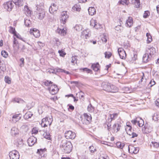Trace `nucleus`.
Returning a JSON list of instances; mask_svg holds the SVG:
<instances>
[{
  "label": "nucleus",
  "instance_id": "f8f14e48",
  "mask_svg": "<svg viewBox=\"0 0 159 159\" xmlns=\"http://www.w3.org/2000/svg\"><path fill=\"white\" fill-rule=\"evenodd\" d=\"M37 139L35 137L32 136L28 140V143L29 146H32L37 142Z\"/></svg>",
  "mask_w": 159,
  "mask_h": 159
},
{
  "label": "nucleus",
  "instance_id": "603ef678",
  "mask_svg": "<svg viewBox=\"0 0 159 159\" xmlns=\"http://www.w3.org/2000/svg\"><path fill=\"white\" fill-rule=\"evenodd\" d=\"M71 62L73 64L77 63V57L73 56L71 58Z\"/></svg>",
  "mask_w": 159,
  "mask_h": 159
},
{
  "label": "nucleus",
  "instance_id": "79ce46f5",
  "mask_svg": "<svg viewBox=\"0 0 159 159\" xmlns=\"http://www.w3.org/2000/svg\"><path fill=\"white\" fill-rule=\"evenodd\" d=\"M84 118L88 121H90L91 120V117L88 115L87 114L85 113L84 114Z\"/></svg>",
  "mask_w": 159,
  "mask_h": 159
},
{
  "label": "nucleus",
  "instance_id": "680f3d73",
  "mask_svg": "<svg viewBox=\"0 0 159 159\" xmlns=\"http://www.w3.org/2000/svg\"><path fill=\"white\" fill-rule=\"evenodd\" d=\"M1 55L4 57L6 58L7 57L8 54L6 51H3L1 52Z\"/></svg>",
  "mask_w": 159,
  "mask_h": 159
},
{
  "label": "nucleus",
  "instance_id": "13d9d810",
  "mask_svg": "<svg viewBox=\"0 0 159 159\" xmlns=\"http://www.w3.org/2000/svg\"><path fill=\"white\" fill-rule=\"evenodd\" d=\"M14 36H16L17 38L20 39L24 42H25V39L21 37V36L19 34H16Z\"/></svg>",
  "mask_w": 159,
  "mask_h": 159
},
{
  "label": "nucleus",
  "instance_id": "f3484780",
  "mask_svg": "<svg viewBox=\"0 0 159 159\" xmlns=\"http://www.w3.org/2000/svg\"><path fill=\"white\" fill-rule=\"evenodd\" d=\"M45 12L43 10H41L37 14V16L40 20L43 19L45 15Z\"/></svg>",
  "mask_w": 159,
  "mask_h": 159
},
{
  "label": "nucleus",
  "instance_id": "c85d7f7f",
  "mask_svg": "<svg viewBox=\"0 0 159 159\" xmlns=\"http://www.w3.org/2000/svg\"><path fill=\"white\" fill-rule=\"evenodd\" d=\"M116 145L118 148L121 149L123 148L125 145V144L124 143L120 142H118L116 143Z\"/></svg>",
  "mask_w": 159,
  "mask_h": 159
},
{
  "label": "nucleus",
  "instance_id": "39448f33",
  "mask_svg": "<svg viewBox=\"0 0 159 159\" xmlns=\"http://www.w3.org/2000/svg\"><path fill=\"white\" fill-rule=\"evenodd\" d=\"M14 5L12 1H9L4 4V7L7 11H9L11 10Z\"/></svg>",
  "mask_w": 159,
  "mask_h": 159
},
{
  "label": "nucleus",
  "instance_id": "9b49d317",
  "mask_svg": "<svg viewBox=\"0 0 159 159\" xmlns=\"http://www.w3.org/2000/svg\"><path fill=\"white\" fill-rule=\"evenodd\" d=\"M128 150L131 154H136L138 152L139 149L138 148H135L132 145H130L128 147Z\"/></svg>",
  "mask_w": 159,
  "mask_h": 159
},
{
  "label": "nucleus",
  "instance_id": "37998d69",
  "mask_svg": "<svg viewBox=\"0 0 159 159\" xmlns=\"http://www.w3.org/2000/svg\"><path fill=\"white\" fill-rule=\"evenodd\" d=\"M13 101L15 102H17L18 103H23L24 102V101L23 100L19 98H15L13 99Z\"/></svg>",
  "mask_w": 159,
  "mask_h": 159
},
{
  "label": "nucleus",
  "instance_id": "ddd939ff",
  "mask_svg": "<svg viewBox=\"0 0 159 159\" xmlns=\"http://www.w3.org/2000/svg\"><path fill=\"white\" fill-rule=\"evenodd\" d=\"M137 55L135 53H133L130 55L128 58V60L130 63H132L137 59Z\"/></svg>",
  "mask_w": 159,
  "mask_h": 159
},
{
  "label": "nucleus",
  "instance_id": "aec40b11",
  "mask_svg": "<svg viewBox=\"0 0 159 159\" xmlns=\"http://www.w3.org/2000/svg\"><path fill=\"white\" fill-rule=\"evenodd\" d=\"M11 134L12 136H15L19 134V131L16 127H12L11 129Z\"/></svg>",
  "mask_w": 159,
  "mask_h": 159
},
{
  "label": "nucleus",
  "instance_id": "4c0bfd02",
  "mask_svg": "<svg viewBox=\"0 0 159 159\" xmlns=\"http://www.w3.org/2000/svg\"><path fill=\"white\" fill-rule=\"evenodd\" d=\"M33 115V114L32 112H28L25 114L24 116V117L25 118L28 119L30 118Z\"/></svg>",
  "mask_w": 159,
  "mask_h": 159
},
{
  "label": "nucleus",
  "instance_id": "774afa93",
  "mask_svg": "<svg viewBox=\"0 0 159 159\" xmlns=\"http://www.w3.org/2000/svg\"><path fill=\"white\" fill-rule=\"evenodd\" d=\"M20 61L21 62V63L20 64V66H23L24 65V59L23 58H21L20 59Z\"/></svg>",
  "mask_w": 159,
  "mask_h": 159
},
{
  "label": "nucleus",
  "instance_id": "f704fd0d",
  "mask_svg": "<svg viewBox=\"0 0 159 159\" xmlns=\"http://www.w3.org/2000/svg\"><path fill=\"white\" fill-rule=\"evenodd\" d=\"M72 9L74 10L79 11L81 10V8L80 6L77 4L75 5L72 8Z\"/></svg>",
  "mask_w": 159,
  "mask_h": 159
},
{
  "label": "nucleus",
  "instance_id": "bf43d9fd",
  "mask_svg": "<svg viewBox=\"0 0 159 159\" xmlns=\"http://www.w3.org/2000/svg\"><path fill=\"white\" fill-rule=\"evenodd\" d=\"M80 70H82L84 71H86L88 73H90L92 71V70H91L88 69L87 68L80 69Z\"/></svg>",
  "mask_w": 159,
  "mask_h": 159
},
{
  "label": "nucleus",
  "instance_id": "0eeeda50",
  "mask_svg": "<svg viewBox=\"0 0 159 159\" xmlns=\"http://www.w3.org/2000/svg\"><path fill=\"white\" fill-rule=\"evenodd\" d=\"M48 90L52 95H54L57 93L59 89L57 85L53 84L51 85V86L48 88Z\"/></svg>",
  "mask_w": 159,
  "mask_h": 159
},
{
  "label": "nucleus",
  "instance_id": "338daca9",
  "mask_svg": "<svg viewBox=\"0 0 159 159\" xmlns=\"http://www.w3.org/2000/svg\"><path fill=\"white\" fill-rule=\"evenodd\" d=\"M129 135L132 136L131 138H134L135 137H136L138 136L137 134L132 132H131V134H129Z\"/></svg>",
  "mask_w": 159,
  "mask_h": 159
},
{
  "label": "nucleus",
  "instance_id": "c756f323",
  "mask_svg": "<svg viewBox=\"0 0 159 159\" xmlns=\"http://www.w3.org/2000/svg\"><path fill=\"white\" fill-rule=\"evenodd\" d=\"M120 25L116 26L115 29L116 30L119 32H121L123 30V27L121 26V23H120Z\"/></svg>",
  "mask_w": 159,
  "mask_h": 159
},
{
  "label": "nucleus",
  "instance_id": "5fc2aeb1",
  "mask_svg": "<svg viewBox=\"0 0 159 159\" xmlns=\"http://www.w3.org/2000/svg\"><path fill=\"white\" fill-rule=\"evenodd\" d=\"M159 118V115L157 113H155L152 116V119L155 121H157L158 120Z\"/></svg>",
  "mask_w": 159,
  "mask_h": 159
},
{
  "label": "nucleus",
  "instance_id": "052dcab7",
  "mask_svg": "<svg viewBox=\"0 0 159 159\" xmlns=\"http://www.w3.org/2000/svg\"><path fill=\"white\" fill-rule=\"evenodd\" d=\"M52 82L51 81L47 80L44 82V84L46 86H49L50 84H52Z\"/></svg>",
  "mask_w": 159,
  "mask_h": 159
},
{
  "label": "nucleus",
  "instance_id": "4be33fe9",
  "mask_svg": "<svg viewBox=\"0 0 159 159\" xmlns=\"http://www.w3.org/2000/svg\"><path fill=\"white\" fill-rule=\"evenodd\" d=\"M66 29H65L64 28L62 29L58 28L57 30V31L58 33L60 34L61 35L64 36L66 34Z\"/></svg>",
  "mask_w": 159,
  "mask_h": 159
},
{
  "label": "nucleus",
  "instance_id": "de8ad7c7",
  "mask_svg": "<svg viewBox=\"0 0 159 159\" xmlns=\"http://www.w3.org/2000/svg\"><path fill=\"white\" fill-rule=\"evenodd\" d=\"M58 52L59 53L60 56L62 57H64L66 55V53L64 52V49L59 50Z\"/></svg>",
  "mask_w": 159,
  "mask_h": 159
},
{
  "label": "nucleus",
  "instance_id": "ea45409f",
  "mask_svg": "<svg viewBox=\"0 0 159 159\" xmlns=\"http://www.w3.org/2000/svg\"><path fill=\"white\" fill-rule=\"evenodd\" d=\"M119 3L123 5H128L129 2L128 0H120L119 1Z\"/></svg>",
  "mask_w": 159,
  "mask_h": 159
},
{
  "label": "nucleus",
  "instance_id": "a211bd4d",
  "mask_svg": "<svg viewBox=\"0 0 159 159\" xmlns=\"http://www.w3.org/2000/svg\"><path fill=\"white\" fill-rule=\"evenodd\" d=\"M13 3H14L16 6L19 7L23 6L24 4L23 0H12Z\"/></svg>",
  "mask_w": 159,
  "mask_h": 159
},
{
  "label": "nucleus",
  "instance_id": "8fccbe9b",
  "mask_svg": "<svg viewBox=\"0 0 159 159\" xmlns=\"http://www.w3.org/2000/svg\"><path fill=\"white\" fill-rule=\"evenodd\" d=\"M97 22L96 20L92 19L90 21V25L94 27Z\"/></svg>",
  "mask_w": 159,
  "mask_h": 159
},
{
  "label": "nucleus",
  "instance_id": "7ed1b4c3",
  "mask_svg": "<svg viewBox=\"0 0 159 159\" xmlns=\"http://www.w3.org/2000/svg\"><path fill=\"white\" fill-rule=\"evenodd\" d=\"M131 122L133 124L138 125L140 127L142 126L144 124L143 120L140 118H137L133 120H132Z\"/></svg>",
  "mask_w": 159,
  "mask_h": 159
},
{
  "label": "nucleus",
  "instance_id": "4468645a",
  "mask_svg": "<svg viewBox=\"0 0 159 159\" xmlns=\"http://www.w3.org/2000/svg\"><path fill=\"white\" fill-rule=\"evenodd\" d=\"M133 18L131 17H129L128 19L126 20L125 26L128 27H131L133 25Z\"/></svg>",
  "mask_w": 159,
  "mask_h": 159
},
{
  "label": "nucleus",
  "instance_id": "a19ab883",
  "mask_svg": "<svg viewBox=\"0 0 159 159\" xmlns=\"http://www.w3.org/2000/svg\"><path fill=\"white\" fill-rule=\"evenodd\" d=\"M68 17L69 16L68 15H67V16H65L63 17H61V20H62V21H61V22H62L63 24H65L66 22V20L68 19Z\"/></svg>",
  "mask_w": 159,
  "mask_h": 159
},
{
  "label": "nucleus",
  "instance_id": "e433bc0d",
  "mask_svg": "<svg viewBox=\"0 0 159 159\" xmlns=\"http://www.w3.org/2000/svg\"><path fill=\"white\" fill-rule=\"evenodd\" d=\"M87 109L88 111L90 112H93L94 110V107L90 103L88 106Z\"/></svg>",
  "mask_w": 159,
  "mask_h": 159
},
{
  "label": "nucleus",
  "instance_id": "a18cd8bd",
  "mask_svg": "<svg viewBox=\"0 0 159 159\" xmlns=\"http://www.w3.org/2000/svg\"><path fill=\"white\" fill-rule=\"evenodd\" d=\"M53 41L56 44L57 47L59 46L60 44V42L59 41V39L57 38H54L53 39Z\"/></svg>",
  "mask_w": 159,
  "mask_h": 159
},
{
  "label": "nucleus",
  "instance_id": "473e14b6",
  "mask_svg": "<svg viewBox=\"0 0 159 159\" xmlns=\"http://www.w3.org/2000/svg\"><path fill=\"white\" fill-rule=\"evenodd\" d=\"M148 54H145L143 57V61L144 62H147L148 61Z\"/></svg>",
  "mask_w": 159,
  "mask_h": 159
},
{
  "label": "nucleus",
  "instance_id": "c9c22d12",
  "mask_svg": "<svg viewBox=\"0 0 159 159\" xmlns=\"http://www.w3.org/2000/svg\"><path fill=\"white\" fill-rule=\"evenodd\" d=\"M9 32L14 35L16 34V32L15 30V28L12 27L10 26L9 27Z\"/></svg>",
  "mask_w": 159,
  "mask_h": 159
},
{
  "label": "nucleus",
  "instance_id": "6e6552de",
  "mask_svg": "<svg viewBox=\"0 0 159 159\" xmlns=\"http://www.w3.org/2000/svg\"><path fill=\"white\" fill-rule=\"evenodd\" d=\"M118 52L120 58L123 59H125L126 58V54L125 51L121 48L118 49Z\"/></svg>",
  "mask_w": 159,
  "mask_h": 159
},
{
  "label": "nucleus",
  "instance_id": "49530a36",
  "mask_svg": "<svg viewBox=\"0 0 159 159\" xmlns=\"http://www.w3.org/2000/svg\"><path fill=\"white\" fill-rule=\"evenodd\" d=\"M25 24L26 26L29 27L31 23V22L29 20L26 19L25 20Z\"/></svg>",
  "mask_w": 159,
  "mask_h": 159
},
{
  "label": "nucleus",
  "instance_id": "4d7b16f0",
  "mask_svg": "<svg viewBox=\"0 0 159 159\" xmlns=\"http://www.w3.org/2000/svg\"><path fill=\"white\" fill-rule=\"evenodd\" d=\"M5 82L8 84H10L11 83L10 78L8 76H5Z\"/></svg>",
  "mask_w": 159,
  "mask_h": 159
},
{
  "label": "nucleus",
  "instance_id": "3c124183",
  "mask_svg": "<svg viewBox=\"0 0 159 159\" xmlns=\"http://www.w3.org/2000/svg\"><path fill=\"white\" fill-rule=\"evenodd\" d=\"M150 12L148 11H145L143 15V17L144 18H146L148 17L150 15Z\"/></svg>",
  "mask_w": 159,
  "mask_h": 159
},
{
  "label": "nucleus",
  "instance_id": "dca6fc26",
  "mask_svg": "<svg viewBox=\"0 0 159 159\" xmlns=\"http://www.w3.org/2000/svg\"><path fill=\"white\" fill-rule=\"evenodd\" d=\"M24 13L26 16H30L31 15L32 11L29 9V7L26 5L24 6Z\"/></svg>",
  "mask_w": 159,
  "mask_h": 159
},
{
  "label": "nucleus",
  "instance_id": "f03ea898",
  "mask_svg": "<svg viewBox=\"0 0 159 159\" xmlns=\"http://www.w3.org/2000/svg\"><path fill=\"white\" fill-rule=\"evenodd\" d=\"M52 121V118L46 117L42 119L41 123V125L42 126L45 127L48 125H51Z\"/></svg>",
  "mask_w": 159,
  "mask_h": 159
},
{
  "label": "nucleus",
  "instance_id": "20e7f679",
  "mask_svg": "<svg viewBox=\"0 0 159 159\" xmlns=\"http://www.w3.org/2000/svg\"><path fill=\"white\" fill-rule=\"evenodd\" d=\"M9 156L10 159H19L20 156L18 152L14 150L9 152Z\"/></svg>",
  "mask_w": 159,
  "mask_h": 159
},
{
  "label": "nucleus",
  "instance_id": "bb28decb",
  "mask_svg": "<svg viewBox=\"0 0 159 159\" xmlns=\"http://www.w3.org/2000/svg\"><path fill=\"white\" fill-rule=\"evenodd\" d=\"M133 3L135 5V7L139 8L140 5V2L139 0H134Z\"/></svg>",
  "mask_w": 159,
  "mask_h": 159
},
{
  "label": "nucleus",
  "instance_id": "1a4fd4ad",
  "mask_svg": "<svg viewBox=\"0 0 159 159\" xmlns=\"http://www.w3.org/2000/svg\"><path fill=\"white\" fill-rule=\"evenodd\" d=\"M13 47L14 51L16 52H17L19 49V44L17 39L15 37H14Z\"/></svg>",
  "mask_w": 159,
  "mask_h": 159
},
{
  "label": "nucleus",
  "instance_id": "423d86ee",
  "mask_svg": "<svg viewBox=\"0 0 159 159\" xmlns=\"http://www.w3.org/2000/svg\"><path fill=\"white\" fill-rule=\"evenodd\" d=\"M65 136L67 139H74L75 137V134L71 131L69 130L66 131Z\"/></svg>",
  "mask_w": 159,
  "mask_h": 159
},
{
  "label": "nucleus",
  "instance_id": "393cba45",
  "mask_svg": "<svg viewBox=\"0 0 159 159\" xmlns=\"http://www.w3.org/2000/svg\"><path fill=\"white\" fill-rule=\"evenodd\" d=\"M99 64L97 63L96 64H92L91 66V67L94 71H97L99 69Z\"/></svg>",
  "mask_w": 159,
  "mask_h": 159
},
{
  "label": "nucleus",
  "instance_id": "7c9ffc66",
  "mask_svg": "<svg viewBox=\"0 0 159 159\" xmlns=\"http://www.w3.org/2000/svg\"><path fill=\"white\" fill-rule=\"evenodd\" d=\"M150 145L151 147H152L154 148H157L159 147V143L157 142H152Z\"/></svg>",
  "mask_w": 159,
  "mask_h": 159
},
{
  "label": "nucleus",
  "instance_id": "864d4df0",
  "mask_svg": "<svg viewBox=\"0 0 159 159\" xmlns=\"http://www.w3.org/2000/svg\"><path fill=\"white\" fill-rule=\"evenodd\" d=\"M89 149L90 152L93 153L96 151V148L92 145L89 147Z\"/></svg>",
  "mask_w": 159,
  "mask_h": 159
},
{
  "label": "nucleus",
  "instance_id": "2eb2a0df",
  "mask_svg": "<svg viewBox=\"0 0 159 159\" xmlns=\"http://www.w3.org/2000/svg\"><path fill=\"white\" fill-rule=\"evenodd\" d=\"M121 126V125L119 123H115L113 125L111 130L113 132H117L119 130Z\"/></svg>",
  "mask_w": 159,
  "mask_h": 159
},
{
  "label": "nucleus",
  "instance_id": "a878e982",
  "mask_svg": "<svg viewBox=\"0 0 159 159\" xmlns=\"http://www.w3.org/2000/svg\"><path fill=\"white\" fill-rule=\"evenodd\" d=\"M118 114L117 113H114L110 115V119H111V121L114 120L118 116Z\"/></svg>",
  "mask_w": 159,
  "mask_h": 159
},
{
  "label": "nucleus",
  "instance_id": "72a5a7b5",
  "mask_svg": "<svg viewBox=\"0 0 159 159\" xmlns=\"http://www.w3.org/2000/svg\"><path fill=\"white\" fill-rule=\"evenodd\" d=\"M125 129L127 134L129 135L131 134L132 132L131 126L125 127Z\"/></svg>",
  "mask_w": 159,
  "mask_h": 159
},
{
  "label": "nucleus",
  "instance_id": "69168bd1",
  "mask_svg": "<svg viewBox=\"0 0 159 159\" xmlns=\"http://www.w3.org/2000/svg\"><path fill=\"white\" fill-rule=\"evenodd\" d=\"M142 131L143 133H148L149 131L147 130V128L144 126L142 129Z\"/></svg>",
  "mask_w": 159,
  "mask_h": 159
},
{
  "label": "nucleus",
  "instance_id": "f257e3e1",
  "mask_svg": "<svg viewBox=\"0 0 159 159\" xmlns=\"http://www.w3.org/2000/svg\"><path fill=\"white\" fill-rule=\"evenodd\" d=\"M60 148L64 150L65 153H68L71 152L72 145L71 142L66 140H63L62 141Z\"/></svg>",
  "mask_w": 159,
  "mask_h": 159
},
{
  "label": "nucleus",
  "instance_id": "0e129e2a",
  "mask_svg": "<svg viewBox=\"0 0 159 159\" xmlns=\"http://www.w3.org/2000/svg\"><path fill=\"white\" fill-rule=\"evenodd\" d=\"M32 132V134H37L38 132V130L36 127H34L33 128Z\"/></svg>",
  "mask_w": 159,
  "mask_h": 159
},
{
  "label": "nucleus",
  "instance_id": "412c9836",
  "mask_svg": "<svg viewBox=\"0 0 159 159\" xmlns=\"http://www.w3.org/2000/svg\"><path fill=\"white\" fill-rule=\"evenodd\" d=\"M88 10L89 14L91 16H93L96 13V9L93 7H89Z\"/></svg>",
  "mask_w": 159,
  "mask_h": 159
},
{
  "label": "nucleus",
  "instance_id": "6e6d98bb",
  "mask_svg": "<svg viewBox=\"0 0 159 159\" xmlns=\"http://www.w3.org/2000/svg\"><path fill=\"white\" fill-rule=\"evenodd\" d=\"M149 50L150 51V54L151 55H153L154 53H156V50L153 47L149 49Z\"/></svg>",
  "mask_w": 159,
  "mask_h": 159
},
{
  "label": "nucleus",
  "instance_id": "b1692460",
  "mask_svg": "<svg viewBox=\"0 0 159 159\" xmlns=\"http://www.w3.org/2000/svg\"><path fill=\"white\" fill-rule=\"evenodd\" d=\"M110 88L111 89L110 90V92L115 93L118 91V88L113 85H110Z\"/></svg>",
  "mask_w": 159,
  "mask_h": 159
},
{
  "label": "nucleus",
  "instance_id": "09e8293b",
  "mask_svg": "<svg viewBox=\"0 0 159 159\" xmlns=\"http://www.w3.org/2000/svg\"><path fill=\"white\" fill-rule=\"evenodd\" d=\"M82 27L81 25H76L74 27V29L77 31H79L81 30Z\"/></svg>",
  "mask_w": 159,
  "mask_h": 159
},
{
  "label": "nucleus",
  "instance_id": "5701e85b",
  "mask_svg": "<svg viewBox=\"0 0 159 159\" xmlns=\"http://www.w3.org/2000/svg\"><path fill=\"white\" fill-rule=\"evenodd\" d=\"M24 145L23 140L22 139H18L16 142V146L20 148Z\"/></svg>",
  "mask_w": 159,
  "mask_h": 159
},
{
  "label": "nucleus",
  "instance_id": "cd10ccee",
  "mask_svg": "<svg viewBox=\"0 0 159 159\" xmlns=\"http://www.w3.org/2000/svg\"><path fill=\"white\" fill-rule=\"evenodd\" d=\"M126 71V70L124 67H123L120 70L119 73L117 74V75H119L120 76V77H121L125 74Z\"/></svg>",
  "mask_w": 159,
  "mask_h": 159
},
{
  "label": "nucleus",
  "instance_id": "58836bf2",
  "mask_svg": "<svg viewBox=\"0 0 159 159\" xmlns=\"http://www.w3.org/2000/svg\"><path fill=\"white\" fill-rule=\"evenodd\" d=\"M43 136L45 138L48 139H50V135L49 133L47 131L43 134Z\"/></svg>",
  "mask_w": 159,
  "mask_h": 159
},
{
  "label": "nucleus",
  "instance_id": "c03bdc74",
  "mask_svg": "<svg viewBox=\"0 0 159 159\" xmlns=\"http://www.w3.org/2000/svg\"><path fill=\"white\" fill-rule=\"evenodd\" d=\"M19 114H16L13 116L12 117L13 120H15V121H17L19 120L20 117H19Z\"/></svg>",
  "mask_w": 159,
  "mask_h": 159
},
{
  "label": "nucleus",
  "instance_id": "2f4dec72",
  "mask_svg": "<svg viewBox=\"0 0 159 159\" xmlns=\"http://www.w3.org/2000/svg\"><path fill=\"white\" fill-rule=\"evenodd\" d=\"M146 36L147 37V42L148 43H149L152 41V37L150 33H147Z\"/></svg>",
  "mask_w": 159,
  "mask_h": 159
},
{
  "label": "nucleus",
  "instance_id": "6ab92c4d",
  "mask_svg": "<svg viewBox=\"0 0 159 159\" xmlns=\"http://www.w3.org/2000/svg\"><path fill=\"white\" fill-rule=\"evenodd\" d=\"M57 9L56 5L55 4L53 3L50 7L49 10L50 12L52 13H53L54 11H56Z\"/></svg>",
  "mask_w": 159,
  "mask_h": 159
},
{
  "label": "nucleus",
  "instance_id": "e2e57ef3",
  "mask_svg": "<svg viewBox=\"0 0 159 159\" xmlns=\"http://www.w3.org/2000/svg\"><path fill=\"white\" fill-rule=\"evenodd\" d=\"M57 72H64V73H66L67 74H69L70 73L68 71H67L62 69H60L59 68H58L57 69Z\"/></svg>",
  "mask_w": 159,
  "mask_h": 159
},
{
  "label": "nucleus",
  "instance_id": "9d476101",
  "mask_svg": "<svg viewBox=\"0 0 159 159\" xmlns=\"http://www.w3.org/2000/svg\"><path fill=\"white\" fill-rule=\"evenodd\" d=\"M30 33L36 38H39L40 36L39 31L36 29L34 28L33 29H30Z\"/></svg>",
  "mask_w": 159,
  "mask_h": 159
}]
</instances>
